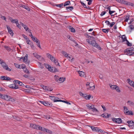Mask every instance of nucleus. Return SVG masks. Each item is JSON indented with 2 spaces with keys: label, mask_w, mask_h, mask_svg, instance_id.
I'll use <instances>...</instances> for the list:
<instances>
[{
  "label": "nucleus",
  "mask_w": 134,
  "mask_h": 134,
  "mask_svg": "<svg viewBox=\"0 0 134 134\" xmlns=\"http://www.w3.org/2000/svg\"><path fill=\"white\" fill-rule=\"evenodd\" d=\"M134 48L131 47L125 49L124 51V53H126V54L129 56H133L134 55Z\"/></svg>",
  "instance_id": "2"
},
{
  "label": "nucleus",
  "mask_w": 134,
  "mask_h": 134,
  "mask_svg": "<svg viewBox=\"0 0 134 134\" xmlns=\"http://www.w3.org/2000/svg\"><path fill=\"white\" fill-rule=\"evenodd\" d=\"M28 55L27 54H26L24 57H23L21 58V59H22L24 60V62L26 63H27V59Z\"/></svg>",
  "instance_id": "13"
},
{
  "label": "nucleus",
  "mask_w": 134,
  "mask_h": 134,
  "mask_svg": "<svg viewBox=\"0 0 134 134\" xmlns=\"http://www.w3.org/2000/svg\"><path fill=\"white\" fill-rule=\"evenodd\" d=\"M78 73L80 76L81 77H84L85 74L83 72L79 71H78Z\"/></svg>",
  "instance_id": "20"
},
{
  "label": "nucleus",
  "mask_w": 134,
  "mask_h": 134,
  "mask_svg": "<svg viewBox=\"0 0 134 134\" xmlns=\"http://www.w3.org/2000/svg\"><path fill=\"white\" fill-rule=\"evenodd\" d=\"M59 78H60L58 76L55 75L54 76V78L55 80H56L57 82L58 81Z\"/></svg>",
  "instance_id": "35"
},
{
  "label": "nucleus",
  "mask_w": 134,
  "mask_h": 134,
  "mask_svg": "<svg viewBox=\"0 0 134 134\" xmlns=\"http://www.w3.org/2000/svg\"><path fill=\"white\" fill-rule=\"evenodd\" d=\"M22 7L24 8L25 9L28 10L29 11L30 10L29 8L27 6L23 5L22 6Z\"/></svg>",
  "instance_id": "30"
},
{
  "label": "nucleus",
  "mask_w": 134,
  "mask_h": 134,
  "mask_svg": "<svg viewBox=\"0 0 134 134\" xmlns=\"http://www.w3.org/2000/svg\"><path fill=\"white\" fill-rule=\"evenodd\" d=\"M43 88L46 91H51L52 90V89L48 87L47 86H43Z\"/></svg>",
  "instance_id": "14"
},
{
  "label": "nucleus",
  "mask_w": 134,
  "mask_h": 134,
  "mask_svg": "<svg viewBox=\"0 0 134 134\" xmlns=\"http://www.w3.org/2000/svg\"><path fill=\"white\" fill-rule=\"evenodd\" d=\"M127 103H129V105L130 106L134 105V103H133L130 100H128L127 101Z\"/></svg>",
  "instance_id": "33"
},
{
  "label": "nucleus",
  "mask_w": 134,
  "mask_h": 134,
  "mask_svg": "<svg viewBox=\"0 0 134 134\" xmlns=\"http://www.w3.org/2000/svg\"><path fill=\"white\" fill-rule=\"evenodd\" d=\"M115 11H111V10H109V13L111 15V16H112V15H111V14L113 13H114L115 12Z\"/></svg>",
  "instance_id": "64"
},
{
  "label": "nucleus",
  "mask_w": 134,
  "mask_h": 134,
  "mask_svg": "<svg viewBox=\"0 0 134 134\" xmlns=\"http://www.w3.org/2000/svg\"><path fill=\"white\" fill-rule=\"evenodd\" d=\"M4 69L9 71H10L11 70V69L8 67V66L7 64L4 67Z\"/></svg>",
  "instance_id": "27"
},
{
  "label": "nucleus",
  "mask_w": 134,
  "mask_h": 134,
  "mask_svg": "<svg viewBox=\"0 0 134 134\" xmlns=\"http://www.w3.org/2000/svg\"><path fill=\"white\" fill-rule=\"evenodd\" d=\"M50 66H51L50 65H49L48 64H46L45 65V67H46V68L48 69V70L49 69V68H50Z\"/></svg>",
  "instance_id": "61"
},
{
  "label": "nucleus",
  "mask_w": 134,
  "mask_h": 134,
  "mask_svg": "<svg viewBox=\"0 0 134 134\" xmlns=\"http://www.w3.org/2000/svg\"><path fill=\"white\" fill-rule=\"evenodd\" d=\"M124 112L126 114H128V111H129V110L127 109V108L126 107H124Z\"/></svg>",
  "instance_id": "19"
},
{
  "label": "nucleus",
  "mask_w": 134,
  "mask_h": 134,
  "mask_svg": "<svg viewBox=\"0 0 134 134\" xmlns=\"http://www.w3.org/2000/svg\"><path fill=\"white\" fill-rule=\"evenodd\" d=\"M127 82L129 83L130 85L131 86L132 84L133 83V82H134L133 81L130 80V79H127Z\"/></svg>",
  "instance_id": "26"
},
{
  "label": "nucleus",
  "mask_w": 134,
  "mask_h": 134,
  "mask_svg": "<svg viewBox=\"0 0 134 134\" xmlns=\"http://www.w3.org/2000/svg\"><path fill=\"white\" fill-rule=\"evenodd\" d=\"M115 24L114 22H112L111 23H110V26L111 27H112Z\"/></svg>",
  "instance_id": "63"
},
{
  "label": "nucleus",
  "mask_w": 134,
  "mask_h": 134,
  "mask_svg": "<svg viewBox=\"0 0 134 134\" xmlns=\"http://www.w3.org/2000/svg\"><path fill=\"white\" fill-rule=\"evenodd\" d=\"M6 27L8 32L12 30L10 28L9 26L8 25H6Z\"/></svg>",
  "instance_id": "54"
},
{
  "label": "nucleus",
  "mask_w": 134,
  "mask_h": 134,
  "mask_svg": "<svg viewBox=\"0 0 134 134\" xmlns=\"http://www.w3.org/2000/svg\"><path fill=\"white\" fill-rule=\"evenodd\" d=\"M63 5H64L63 3H61V4H57V5H56L57 7H59L60 8H61L63 6Z\"/></svg>",
  "instance_id": "47"
},
{
  "label": "nucleus",
  "mask_w": 134,
  "mask_h": 134,
  "mask_svg": "<svg viewBox=\"0 0 134 134\" xmlns=\"http://www.w3.org/2000/svg\"><path fill=\"white\" fill-rule=\"evenodd\" d=\"M14 84H16L17 83H18V84H20V82L18 80H15L14 81Z\"/></svg>",
  "instance_id": "43"
},
{
  "label": "nucleus",
  "mask_w": 134,
  "mask_h": 134,
  "mask_svg": "<svg viewBox=\"0 0 134 134\" xmlns=\"http://www.w3.org/2000/svg\"><path fill=\"white\" fill-rule=\"evenodd\" d=\"M102 31L105 33H107L109 31V29H102Z\"/></svg>",
  "instance_id": "24"
},
{
  "label": "nucleus",
  "mask_w": 134,
  "mask_h": 134,
  "mask_svg": "<svg viewBox=\"0 0 134 134\" xmlns=\"http://www.w3.org/2000/svg\"><path fill=\"white\" fill-rule=\"evenodd\" d=\"M83 97H84L86 99L89 100L90 98L91 97V96L90 95L88 96L86 94H84L83 96Z\"/></svg>",
  "instance_id": "15"
},
{
  "label": "nucleus",
  "mask_w": 134,
  "mask_h": 134,
  "mask_svg": "<svg viewBox=\"0 0 134 134\" xmlns=\"http://www.w3.org/2000/svg\"><path fill=\"white\" fill-rule=\"evenodd\" d=\"M16 26L18 28H19L20 29V27H21L20 26V24H19V23H18V21H17V20H16Z\"/></svg>",
  "instance_id": "46"
},
{
  "label": "nucleus",
  "mask_w": 134,
  "mask_h": 134,
  "mask_svg": "<svg viewBox=\"0 0 134 134\" xmlns=\"http://www.w3.org/2000/svg\"><path fill=\"white\" fill-rule=\"evenodd\" d=\"M106 12L105 11H103L102 12L101 14H100V15L101 16H103V15H104L106 13Z\"/></svg>",
  "instance_id": "57"
},
{
  "label": "nucleus",
  "mask_w": 134,
  "mask_h": 134,
  "mask_svg": "<svg viewBox=\"0 0 134 134\" xmlns=\"http://www.w3.org/2000/svg\"><path fill=\"white\" fill-rule=\"evenodd\" d=\"M65 79V78L64 77H60L59 79V80L58 82L60 83H62L63 82Z\"/></svg>",
  "instance_id": "16"
},
{
  "label": "nucleus",
  "mask_w": 134,
  "mask_h": 134,
  "mask_svg": "<svg viewBox=\"0 0 134 134\" xmlns=\"http://www.w3.org/2000/svg\"><path fill=\"white\" fill-rule=\"evenodd\" d=\"M4 47L8 51H10V49L9 48V47L7 46H4Z\"/></svg>",
  "instance_id": "50"
},
{
  "label": "nucleus",
  "mask_w": 134,
  "mask_h": 134,
  "mask_svg": "<svg viewBox=\"0 0 134 134\" xmlns=\"http://www.w3.org/2000/svg\"><path fill=\"white\" fill-rule=\"evenodd\" d=\"M14 65L17 68L24 69V67H20V66H21L20 65L18 64H16V63H14Z\"/></svg>",
  "instance_id": "21"
},
{
  "label": "nucleus",
  "mask_w": 134,
  "mask_h": 134,
  "mask_svg": "<svg viewBox=\"0 0 134 134\" xmlns=\"http://www.w3.org/2000/svg\"><path fill=\"white\" fill-rule=\"evenodd\" d=\"M46 129L44 127H42L40 126V129L39 130H41L42 131H43L44 132L46 131Z\"/></svg>",
  "instance_id": "40"
},
{
  "label": "nucleus",
  "mask_w": 134,
  "mask_h": 134,
  "mask_svg": "<svg viewBox=\"0 0 134 134\" xmlns=\"http://www.w3.org/2000/svg\"><path fill=\"white\" fill-rule=\"evenodd\" d=\"M32 39L33 41L36 42L37 43L38 42L39 40L36 38L34 37Z\"/></svg>",
  "instance_id": "23"
},
{
  "label": "nucleus",
  "mask_w": 134,
  "mask_h": 134,
  "mask_svg": "<svg viewBox=\"0 0 134 134\" xmlns=\"http://www.w3.org/2000/svg\"><path fill=\"white\" fill-rule=\"evenodd\" d=\"M46 132L50 134H51L52 133V131L51 130L47 129H46Z\"/></svg>",
  "instance_id": "38"
},
{
  "label": "nucleus",
  "mask_w": 134,
  "mask_h": 134,
  "mask_svg": "<svg viewBox=\"0 0 134 134\" xmlns=\"http://www.w3.org/2000/svg\"><path fill=\"white\" fill-rule=\"evenodd\" d=\"M56 97H54V96H49V98H50L52 100H53L54 101V100H55V98Z\"/></svg>",
  "instance_id": "41"
},
{
  "label": "nucleus",
  "mask_w": 134,
  "mask_h": 134,
  "mask_svg": "<svg viewBox=\"0 0 134 134\" xmlns=\"http://www.w3.org/2000/svg\"><path fill=\"white\" fill-rule=\"evenodd\" d=\"M86 106L88 109L91 110L92 109V108H93V107H94V105L91 104L89 103L86 104Z\"/></svg>",
  "instance_id": "12"
},
{
  "label": "nucleus",
  "mask_w": 134,
  "mask_h": 134,
  "mask_svg": "<svg viewBox=\"0 0 134 134\" xmlns=\"http://www.w3.org/2000/svg\"><path fill=\"white\" fill-rule=\"evenodd\" d=\"M66 7L67 10L69 9L70 11L71 10L74 9L73 7L72 6Z\"/></svg>",
  "instance_id": "32"
},
{
  "label": "nucleus",
  "mask_w": 134,
  "mask_h": 134,
  "mask_svg": "<svg viewBox=\"0 0 134 134\" xmlns=\"http://www.w3.org/2000/svg\"><path fill=\"white\" fill-rule=\"evenodd\" d=\"M6 77L4 76H2L0 77V79L2 80H5Z\"/></svg>",
  "instance_id": "51"
},
{
  "label": "nucleus",
  "mask_w": 134,
  "mask_h": 134,
  "mask_svg": "<svg viewBox=\"0 0 134 134\" xmlns=\"http://www.w3.org/2000/svg\"><path fill=\"white\" fill-rule=\"evenodd\" d=\"M128 125L131 129H133L134 128V122L131 120H129L127 122Z\"/></svg>",
  "instance_id": "8"
},
{
  "label": "nucleus",
  "mask_w": 134,
  "mask_h": 134,
  "mask_svg": "<svg viewBox=\"0 0 134 134\" xmlns=\"http://www.w3.org/2000/svg\"><path fill=\"white\" fill-rule=\"evenodd\" d=\"M126 44L128 46H132V45L131 43H130L127 40H126Z\"/></svg>",
  "instance_id": "36"
},
{
  "label": "nucleus",
  "mask_w": 134,
  "mask_h": 134,
  "mask_svg": "<svg viewBox=\"0 0 134 134\" xmlns=\"http://www.w3.org/2000/svg\"><path fill=\"white\" fill-rule=\"evenodd\" d=\"M95 86L94 85L92 86H90V90H93L95 88Z\"/></svg>",
  "instance_id": "55"
},
{
  "label": "nucleus",
  "mask_w": 134,
  "mask_h": 134,
  "mask_svg": "<svg viewBox=\"0 0 134 134\" xmlns=\"http://www.w3.org/2000/svg\"><path fill=\"white\" fill-rule=\"evenodd\" d=\"M40 126L34 124L33 128L39 130L40 129Z\"/></svg>",
  "instance_id": "28"
},
{
  "label": "nucleus",
  "mask_w": 134,
  "mask_h": 134,
  "mask_svg": "<svg viewBox=\"0 0 134 134\" xmlns=\"http://www.w3.org/2000/svg\"><path fill=\"white\" fill-rule=\"evenodd\" d=\"M111 84H110V86L111 88L112 89L115 90V89L116 88V85H110Z\"/></svg>",
  "instance_id": "31"
},
{
  "label": "nucleus",
  "mask_w": 134,
  "mask_h": 134,
  "mask_svg": "<svg viewBox=\"0 0 134 134\" xmlns=\"http://www.w3.org/2000/svg\"><path fill=\"white\" fill-rule=\"evenodd\" d=\"M43 105L45 106L49 107L52 105L51 103H49L48 102L46 101H44Z\"/></svg>",
  "instance_id": "18"
},
{
  "label": "nucleus",
  "mask_w": 134,
  "mask_h": 134,
  "mask_svg": "<svg viewBox=\"0 0 134 134\" xmlns=\"http://www.w3.org/2000/svg\"><path fill=\"white\" fill-rule=\"evenodd\" d=\"M2 98L8 101L13 102L15 100V99L13 98L6 95H2Z\"/></svg>",
  "instance_id": "4"
},
{
  "label": "nucleus",
  "mask_w": 134,
  "mask_h": 134,
  "mask_svg": "<svg viewBox=\"0 0 134 134\" xmlns=\"http://www.w3.org/2000/svg\"><path fill=\"white\" fill-rule=\"evenodd\" d=\"M12 20L11 22L12 23H16V20L18 21V20L16 19H12Z\"/></svg>",
  "instance_id": "49"
},
{
  "label": "nucleus",
  "mask_w": 134,
  "mask_h": 134,
  "mask_svg": "<svg viewBox=\"0 0 134 134\" xmlns=\"http://www.w3.org/2000/svg\"><path fill=\"white\" fill-rule=\"evenodd\" d=\"M30 46L31 47L32 49H34L35 48L34 45L32 43H30Z\"/></svg>",
  "instance_id": "53"
},
{
  "label": "nucleus",
  "mask_w": 134,
  "mask_h": 134,
  "mask_svg": "<svg viewBox=\"0 0 134 134\" xmlns=\"http://www.w3.org/2000/svg\"><path fill=\"white\" fill-rule=\"evenodd\" d=\"M70 4V1H66L65 2L64 4V6H66V5H69Z\"/></svg>",
  "instance_id": "29"
},
{
  "label": "nucleus",
  "mask_w": 134,
  "mask_h": 134,
  "mask_svg": "<svg viewBox=\"0 0 134 134\" xmlns=\"http://www.w3.org/2000/svg\"><path fill=\"white\" fill-rule=\"evenodd\" d=\"M62 102L65 103H66L68 104H71L70 103H69V102H68L67 101H65L64 100H62Z\"/></svg>",
  "instance_id": "52"
},
{
  "label": "nucleus",
  "mask_w": 134,
  "mask_h": 134,
  "mask_svg": "<svg viewBox=\"0 0 134 134\" xmlns=\"http://www.w3.org/2000/svg\"><path fill=\"white\" fill-rule=\"evenodd\" d=\"M87 42L90 44L92 45L93 46L97 48L99 50H101V48L98 44L94 40H92L91 39H87L86 40Z\"/></svg>",
  "instance_id": "1"
},
{
  "label": "nucleus",
  "mask_w": 134,
  "mask_h": 134,
  "mask_svg": "<svg viewBox=\"0 0 134 134\" xmlns=\"http://www.w3.org/2000/svg\"><path fill=\"white\" fill-rule=\"evenodd\" d=\"M116 88L115 89L116 90V91L118 92H120V90L119 88L118 87V86H116Z\"/></svg>",
  "instance_id": "48"
},
{
  "label": "nucleus",
  "mask_w": 134,
  "mask_h": 134,
  "mask_svg": "<svg viewBox=\"0 0 134 134\" xmlns=\"http://www.w3.org/2000/svg\"><path fill=\"white\" fill-rule=\"evenodd\" d=\"M88 126L90 127L93 131H97L101 133L103 132V131H102V130L99 129L97 127H94L90 125H88Z\"/></svg>",
  "instance_id": "5"
},
{
  "label": "nucleus",
  "mask_w": 134,
  "mask_h": 134,
  "mask_svg": "<svg viewBox=\"0 0 134 134\" xmlns=\"http://www.w3.org/2000/svg\"><path fill=\"white\" fill-rule=\"evenodd\" d=\"M8 32L12 36H13L14 34H13V32L12 30L10 31H9Z\"/></svg>",
  "instance_id": "59"
},
{
  "label": "nucleus",
  "mask_w": 134,
  "mask_h": 134,
  "mask_svg": "<svg viewBox=\"0 0 134 134\" xmlns=\"http://www.w3.org/2000/svg\"><path fill=\"white\" fill-rule=\"evenodd\" d=\"M113 122L118 124H120L122 122V120L120 118H112Z\"/></svg>",
  "instance_id": "6"
},
{
  "label": "nucleus",
  "mask_w": 134,
  "mask_h": 134,
  "mask_svg": "<svg viewBox=\"0 0 134 134\" xmlns=\"http://www.w3.org/2000/svg\"><path fill=\"white\" fill-rule=\"evenodd\" d=\"M127 2V1H126L124 0H122L121 3H122V4H125L126 5Z\"/></svg>",
  "instance_id": "58"
},
{
  "label": "nucleus",
  "mask_w": 134,
  "mask_h": 134,
  "mask_svg": "<svg viewBox=\"0 0 134 134\" xmlns=\"http://www.w3.org/2000/svg\"><path fill=\"white\" fill-rule=\"evenodd\" d=\"M49 71L52 72H55L58 71V70L54 67L50 66L48 70Z\"/></svg>",
  "instance_id": "9"
},
{
  "label": "nucleus",
  "mask_w": 134,
  "mask_h": 134,
  "mask_svg": "<svg viewBox=\"0 0 134 134\" xmlns=\"http://www.w3.org/2000/svg\"><path fill=\"white\" fill-rule=\"evenodd\" d=\"M9 87L11 88L15 89H18L19 88L18 86L16 85V84L14 83L10 85Z\"/></svg>",
  "instance_id": "10"
},
{
  "label": "nucleus",
  "mask_w": 134,
  "mask_h": 134,
  "mask_svg": "<svg viewBox=\"0 0 134 134\" xmlns=\"http://www.w3.org/2000/svg\"><path fill=\"white\" fill-rule=\"evenodd\" d=\"M92 111L94 112H98V111L96 108L94 107V106L93 107V108L92 109Z\"/></svg>",
  "instance_id": "44"
},
{
  "label": "nucleus",
  "mask_w": 134,
  "mask_h": 134,
  "mask_svg": "<svg viewBox=\"0 0 134 134\" xmlns=\"http://www.w3.org/2000/svg\"><path fill=\"white\" fill-rule=\"evenodd\" d=\"M1 64V65L3 67V68H4V67L7 64H6L5 62H3L2 63V64Z\"/></svg>",
  "instance_id": "39"
},
{
  "label": "nucleus",
  "mask_w": 134,
  "mask_h": 134,
  "mask_svg": "<svg viewBox=\"0 0 134 134\" xmlns=\"http://www.w3.org/2000/svg\"><path fill=\"white\" fill-rule=\"evenodd\" d=\"M46 55L48 58H49L52 62L54 63V64L56 65L60 66L59 63L58 62V59H56L55 58L53 57L49 53H47Z\"/></svg>",
  "instance_id": "3"
},
{
  "label": "nucleus",
  "mask_w": 134,
  "mask_h": 134,
  "mask_svg": "<svg viewBox=\"0 0 134 134\" xmlns=\"http://www.w3.org/2000/svg\"><path fill=\"white\" fill-rule=\"evenodd\" d=\"M128 115H133V113H132V111L131 110L129 111H128Z\"/></svg>",
  "instance_id": "56"
},
{
  "label": "nucleus",
  "mask_w": 134,
  "mask_h": 134,
  "mask_svg": "<svg viewBox=\"0 0 134 134\" xmlns=\"http://www.w3.org/2000/svg\"><path fill=\"white\" fill-rule=\"evenodd\" d=\"M68 29L70 30L71 32H75V29L72 27V26H68Z\"/></svg>",
  "instance_id": "17"
},
{
  "label": "nucleus",
  "mask_w": 134,
  "mask_h": 134,
  "mask_svg": "<svg viewBox=\"0 0 134 134\" xmlns=\"http://www.w3.org/2000/svg\"><path fill=\"white\" fill-rule=\"evenodd\" d=\"M22 36H23V37L26 40H28V39H29V38L27 36L25 35H24V34Z\"/></svg>",
  "instance_id": "60"
},
{
  "label": "nucleus",
  "mask_w": 134,
  "mask_h": 134,
  "mask_svg": "<svg viewBox=\"0 0 134 134\" xmlns=\"http://www.w3.org/2000/svg\"><path fill=\"white\" fill-rule=\"evenodd\" d=\"M1 18L2 19L5 20V21H6V19L5 16H2L1 17Z\"/></svg>",
  "instance_id": "62"
},
{
  "label": "nucleus",
  "mask_w": 134,
  "mask_h": 134,
  "mask_svg": "<svg viewBox=\"0 0 134 134\" xmlns=\"http://www.w3.org/2000/svg\"><path fill=\"white\" fill-rule=\"evenodd\" d=\"M121 38L122 40V42L126 41V40H127L126 39V37L125 35H123L122 36Z\"/></svg>",
  "instance_id": "22"
},
{
  "label": "nucleus",
  "mask_w": 134,
  "mask_h": 134,
  "mask_svg": "<svg viewBox=\"0 0 134 134\" xmlns=\"http://www.w3.org/2000/svg\"><path fill=\"white\" fill-rule=\"evenodd\" d=\"M110 115V114H108L107 113H105L102 114L101 116L104 118H109Z\"/></svg>",
  "instance_id": "11"
},
{
  "label": "nucleus",
  "mask_w": 134,
  "mask_h": 134,
  "mask_svg": "<svg viewBox=\"0 0 134 134\" xmlns=\"http://www.w3.org/2000/svg\"><path fill=\"white\" fill-rule=\"evenodd\" d=\"M80 3H81V4L83 5V6L85 8H87V7L86 6V5L84 3L82 2L81 1H80Z\"/></svg>",
  "instance_id": "37"
},
{
  "label": "nucleus",
  "mask_w": 134,
  "mask_h": 134,
  "mask_svg": "<svg viewBox=\"0 0 134 134\" xmlns=\"http://www.w3.org/2000/svg\"><path fill=\"white\" fill-rule=\"evenodd\" d=\"M33 54L34 57L36 58L39 60L40 61L42 60H43L44 58L41 56L39 55L38 54L36 53H34Z\"/></svg>",
  "instance_id": "7"
},
{
  "label": "nucleus",
  "mask_w": 134,
  "mask_h": 134,
  "mask_svg": "<svg viewBox=\"0 0 134 134\" xmlns=\"http://www.w3.org/2000/svg\"><path fill=\"white\" fill-rule=\"evenodd\" d=\"M126 5L131 6L132 7L134 6V4L130 2H127Z\"/></svg>",
  "instance_id": "25"
},
{
  "label": "nucleus",
  "mask_w": 134,
  "mask_h": 134,
  "mask_svg": "<svg viewBox=\"0 0 134 134\" xmlns=\"http://www.w3.org/2000/svg\"><path fill=\"white\" fill-rule=\"evenodd\" d=\"M129 16H129V14H128L127 15H126V18L125 20V22H127V21L129 20Z\"/></svg>",
  "instance_id": "42"
},
{
  "label": "nucleus",
  "mask_w": 134,
  "mask_h": 134,
  "mask_svg": "<svg viewBox=\"0 0 134 134\" xmlns=\"http://www.w3.org/2000/svg\"><path fill=\"white\" fill-rule=\"evenodd\" d=\"M14 118L16 120L18 121H20L21 120V118L18 117V116H15V118Z\"/></svg>",
  "instance_id": "45"
},
{
  "label": "nucleus",
  "mask_w": 134,
  "mask_h": 134,
  "mask_svg": "<svg viewBox=\"0 0 134 134\" xmlns=\"http://www.w3.org/2000/svg\"><path fill=\"white\" fill-rule=\"evenodd\" d=\"M67 37L71 41H72L74 42L75 41L73 40L72 37H71L70 35H67Z\"/></svg>",
  "instance_id": "34"
}]
</instances>
